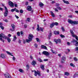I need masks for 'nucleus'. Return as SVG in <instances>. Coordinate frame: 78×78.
<instances>
[{
    "label": "nucleus",
    "mask_w": 78,
    "mask_h": 78,
    "mask_svg": "<svg viewBox=\"0 0 78 78\" xmlns=\"http://www.w3.org/2000/svg\"><path fill=\"white\" fill-rule=\"evenodd\" d=\"M35 73L34 75L35 76H37V75H38L39 76H41V73H40V72L39 71H37V72L36 71H34Z\"/></svg>",
    "instance_id": "6"
},
{
    "label": "nucleus",
    "mask_w": 78,
    "mask_h": 78,
    "mask_svg": "<svg viewBox=\"0 0 78 78\" xmlns=\"http://www.w3.org/2000/svg\"><path fill=\"white\" fill-rule=\"evenodd\" d=\"M54 34H59V32L58 31H54Z\"/></svg>",
    "instance_id": "18"
},
{
    "label": "nucleus",
    "mask_w": 78,
    "mask_h": 78,
    "mask_svg": "<svg viewBox=\"0 0 78 78\" xmlns=\"http://www.w3.org/2000/svg\"><path fill=\"white\" fill-rule=\"evenodd\" d=\"M19 70L20 72H21V73H23V71L22 69H19Z\"/></svg>",
    "instance_id": "30"
},
{
    "label": "nucleus",
    "mask_w": 78,
    "mask_h": 78,
    "mask_svg": "<svg viewBox=\"0 0 78 78\" xmlns=\"http://www.w3.org/2000/svg\"><path fill=\"white\" fill-rule=\"evenodd\" d=\"M55 6H57V7H58L59 6V4H56Z\"/></svg>",
    "instance_id": "54"
},
{
    "label": "nucleus",
    "mask_w": 78,
    "mask_h": 78,
    "mask_svg": "<svg viewBox=\"0 0 78 78\" xmlns=\"http://www.w3.org/2000/svg\"><path fill=\"white\" fill-rule=\"evenodd\" d=\"M67 44L68 45H69V46L70 45V43H69V42H67Z\"/></svg>",
    "instance_id": "55"
},
{
    "label": "nucleus",
    "mask_w": 78,
    "mask_h": 78,
    "mask_svg": "<svg viewBox=\"0 0 78 78\" xmlns=\"http://www.w3.org/2000/svg\"><path fill=\"white\" fill-rule=\"evenodd\" d=\"M28 21V22H30V18H28L27 19V20H26V21Z\"/></svg>",
    "instance_id": "38"
},
{
    "label": "nucleus",
    "mask_w": 78,
    "mask_h": 78,
    "mask_svg": "<svg viewBox=\"0 0 78 78\" xmlns=\"http://www.w3.org/2000/svg\"><path fill=\"white\" fill-rule=\"evenodd\" d=\"M77 41H78V40H75L74 39H73L72 40V41H71V42H72V43H75V42H77Z\"/></svg>",
    "instance_id": "21"
},
{
    "label": "nucleus",
    "mask_w": 78,
    "mask_h": 78,
    "mask_svg": "<svg viewBox=\"0 0 78 78\" xmlns=\"http://www.w3.org/2000/svg\"><path fill=\"white\" fill-rule=\"evenodd\" d=\"M39 5L41 7V8H42L44 6V4L42 2H40L39 3Z\"/></svg>",
    "instance_id": "13"
},
{
    "label": "nucleus",
    "mask_w": 78,
    "mask_h": 78,
    "mask_svg": "<svg viewBox=\"0 0 78 78\" xmlns=\"http://www.w3.org/2000/svg\"><path fill=\"white\" fill-rule=\"evenodd\" d=\"M48 61V59H44V60L43 61H45V62H46V61Z\"/></svg>",
    "instance_id": "46"
},
{
    "label": "nucleus",
    "mask_w": 78,
    "mask_h": 78,
    "mask_svg": "<svg viewBox=\"0 0 78 78\" xmlns=\"http://www.w3.org/2000/svg\"><path fill=\"white\" fill-rule=\"evenodd\" d=\"M20 13H21V14H22L23 12V11L22 9H21L20 10Z\"/></svg>",
    "instance_id": "43"
},
{
    "label": "nucleus",
    "mask_w": 78,
    "mask_h": 78,
    "mask_svg": "<svg viewBox=\"0 0 78 78\" xmlns=\"http://www.w3.org/2000/svg\"><path fill=\"white\" fill-rule=\"evenodd\" d=\"M75 12H76V14H78V11H75Z\"/></svg>",
    "instance_id": "64"
},
{
    "label": "nucleus",
    "mask_w": 78,
    "mask_h": 78,
    "mask_svg": "<svg viewBox=\"0 0 78 78\" xmlns=\"http://www.w3.org/2000/svg\"><path fill=\"white\" fill-rule=\"evenodd\" d=\"M61 29L62 30V31H63V32H64V31H65V29H64V27L62 26V27H61Z\"/></svg>",
    "instance_id": "31"
},
{
    "label": "nucleus",
    "mask_w": 78,
    "mask_h": 78,
    "mask_svg": "<svg viewBox=\"0 0 78 78\" xmlns=\"http://www.w3.org/2000/svg\"><path fill=\"white\" fill-rule=\"evenodd\" d=\"M20 34H21V36H23V32L22 31H21Z\"/></svg>",
    "instance_id": "52"
},
{
    "label": "nucleus",
    "mask_w": 78,
    "mask_h": 78,
    "mask_svg": "<svg viewBox=\"0 0 78 78\" xmlns=\"http://www.w3.org/2000/svg\"><path fill=\"white\" fill-rule=\"evenodd\" d=\"M63 1L64 3H66V4H69V2L67 1L64 0Z\"/></svg>",
    "instance_id": "26"
},
{
    "label": "nucleus",
    "mask_w": 78,
    "mask_h": 78,
    "mask_svg": "<svg viewBox=\"0 0 78 78\" xmlns=\"http://www.w3.org/2000/svg\"><path fill=\"white\" fill-rule=\"evenodd\" d=\"M66 57L65 56H63L61 60V62L62 63H65V60H66Z\"/></svg>",
    "instance_id": "5"
},
{
    "label": "nucleus",
    "mask_w": 78,
    "mask_h": 78,
    "mask_svg": "<svg viewBox=\"0 0 78 78\" xmlns=\"http://www.w3.org/2000/svg\"><path fill=\"white\" fill-rule=\"evenodd\" d=\"M0 28H1L2 30H4V27L2 26Z\"/></svg>",
    "instance_id": "50"
},
{
    "label": "nucleus",
    "mask_w": 78,
    "mask_h": 78,
    "mask_svg": "<svg viewBox=\"0 0 78 78\" xmlns=\"http://www.w3.org/2000/svg\"><path fill=\"white\" fill-rule=\"evenodd\" d=\"M37 31H39L40 30L39 29V25L37 24Z\"/></svg>",
    "instance_id": "24"
},
{
    "label": "nucleus",
    "mask_w": 78,
    "mask_h": 78,
    "mask_svg": "<svg viewBox=\"0 0 78 78\" xmlns=\"http://www.w3.org/2000/svg\"><path fill=\"white\" fill-rule=\"evenodd\" d=\"M15 16L16 17V19H19V17L17 16V15H15Z\"/></svg>",
    "instance_id": "61"
},
{
    "label": "nucleus",
    "mask_w": 78,
    "mask_h": 78,
    "mask_svg": "<svg viewBox=\"0 0 78 78\" xmlns=\"http://www.w3.org/2000/svg\"><path fill=\"white\" fill-rule=\"evenodd\" d=\"M68 21L69 23H70V24H73V21L71 20L68 19Z\"/></svg>",
    "instance_id": "11"
},
{
    "label": "nucleus",
    "mask_w": 78,
    "mask_h": 78,
    "mask_svg": "<svg viewBox=\"0 0 78 78\" xmlns=\"http://www.w3.org/2000/svg\"><path fill=\"white\" fill-rule=\"evenodd\" d=\"M36 39L37 40V42H40V41H41V40H40V39H39V38H36Z\"/></svg>",
    "instance_id": "34"
},
{
    "label": "nucleus",
    "mask_w": 78,
    "mask_h": 78,
    "mask_svg": "<svg viewBox=\"0 0 78 78\" xmlns=\"http://www.w3.org/2000/svg\"><path fill=\"white\" fill-rule=\"evenodd\" d=\"M25 5H28V2H26Z\"/></svg>",
    "instance_id": "57"
},
{
    "label": "nucleus",
    "mask_w": 78,
    "mask_h": 78,
    "mask_svg": "<svg viewBox=\"0 0 78 78\" xmlns=\"http://www.w3.org/2000/svg\"><path fill=\"white\" fill-rule=\"evenodd\" d=\"M4 8L5 10V12H8V9H7V8H6V6H4Z\"/></svg>",
    "instance_id": "32"
},
{
    "label": "nucleus",
    "mask_w": 78,
    "mask_h": 78,
    "mask_svg": "<svg viewBox=\"0 0 78 78\" xmlns=\"http://www.w3.org/2000/svg\"><path fill=\"white\" fill-rule=\"evenodd\" d=\"M0 57L3 59H5V55L3 54H1V55Z\"/></svg>",
    "instance_id": "12"
},
{
    "label": "nucleus",
    "mask_w": 78,
    "mask_h": 78,
    "mask_svg": "<svg viewBox=\"0 0 78 78\" xmlns=\"http://www.w3.org/2000/svg\"><path fill=\"white\" fill-rule=\"evenodd\" d=\"M41 48H44V49H45V50H47V47L44 45H41Z\"/></svg>",
    "instance_id": "14"
},
{
    "label": "nucleus",
    "mask_w": 78,
    "mask_h": 78,
    "mask_svg": "<svg viewBox=\"0 0 78 78\" xmlns=\"http://www.w3.org/2000/svg\"><path fill=\"white\" fill-rule=\"evenodd\" d=\"M73 24L74 25H77L78 24V21H73Z\"/></svg>",
    "instance_id": "20"
},
{
    "label": "nucleus",
    "mask_w": 78,
    "mask_h": 78,
    "mask_svg": "<svg viewBox=\"0 0 78 78\" xmlns=\"http://www.w3.org/2000/svg\"><path fill=\"white\" fill-rule=\"evenodd\" d=\"M51 15L52 16V17H55V14L53 13V12L52 11H51Z\"/></svg>",
    "instance_id": "25"
},
{
    "label": "nucleus",
    "mask_w": 78,
    "mask_h": 78,
    "mask_svg": "<svg viewBox=\"0 0 78 78\" xmlns=\"http://www.w3.org/2000/svg\"><path fill=\"white\" fill-rule=\"evenodd\" d=\"M55 42L56 43V44H58V42H59V43H61V39H58L57 40L55 39L54 40Z\"/></svg>",
    "instance_id": "8"
},
{
    "label": "nucleus",
    "mask_w": 78,
    "mask_h": 78,
    "mask_svg": "<svg viewBox=\"0 0 78 78\" xmlns=\"http://www.w3.org/2000/svg\"><path fill=\"white\" fill-rule=\"evenodd\" d=\"M54 25H58V23L57 22H55V23H54Z\"/></svg>",
    "instance_id": "49"
},
{
    "label": "nucleus",
    "mask_w": 78,
    "mask_h": 78,
    "mask_svg": "<svg viewBox=\"0 0 78 78\" xmlns=\"http://www.w3.org/2000/svg\"><path fill=\"white\" fill-rule=\"evenodd\" d=\"M68 17L72 19V18H73V16H72V15H69L68 16Z\"/></svg>",
    "instance_id": "37"
},
{
    "label": "nucleus",
    "mask_w": 78,
    "mask_h": 78,
    "mask_svg": "<svg viewBox=\"0 0 78 78\" xmlns=\"http://www.w3.org/2000/svg\"><path fill=\"white\" fill-rule=\"evenodd\" d=\"M15 11L16 12H19V11L17 9H16L15 10Z\"/></svg>",
    "instance_id": "44"
},
{
    "label": "nucleus",
    "mask_w": 78,
    "mask_h": 78,
    "mask_svg": "<svg viewBox=\"0 0 78 78\" xmlns=\"http://www.w3.org/2000/svg\"><path fill=\"white\" fill-rule=\"evenodd\" d=\"M75 46H78V42H76V44H75Z\"/></svg>",
    "instance_id": "53"
},
{
    "label": "nucleus",
    "mask_w": 78,
    "mask_h": 78,
    "mask_svg": "<svg viewBox=\"0 0 78 78\" xmlns=\"http://www.w3.org/2000/svg\"><path fill=\"white\" fill-rule=\"evenodd\" d=\"M8 36H9V37H11V35L9 34L8 35Z\"/></svg>",
    "instance_id": "60"
},
{
    "label": "nucleus",
    "mask_w": 78,
    "mask_h": 78,
    "mask_svg": "<svg viewBox=\"0 0 78 78\" xmlns=\"http://www.w3.org/2000/svg\"><path fill=\"white\" fill-rule=\"evenodd\" d=\"M32 64L33 66H34V65L36 64V62L34 60H33L32 63Z\"/></svg>",
    "instance_id": "16"
},
{
    "label": "nucleus",
    "mask_w": 78,
    "mask_h": 78,
    "mask_svg": "<svg viewBox=\"0 0 78 78\" xmlns=\"http://www.w3.org/2000/svg\"><path fill=\"white\" fill-rule=\"evenodd\" d=\"M52 35V34H51V33H49V35H48V39H50V37L51 36V35Z\"/></svg>",
    "instance_id": "17"
},
{
    "label": "nucleus",
    "mask_w": 78,
    "mask_h": 78,
    "mask_svg": "<svg viewBox=\"0 0 78 78\" xmlns=\"http://www.w3.org/2000/svg\"><path fill=\"white\" fill-rule=\"evenodd\" d=\"M60 37H62V38L65 37V36H64V35H63L62 34L60 35Z\"/></svg>",
    "instance_id": "47"
},
{
    "label": "nucleus",
    "mask_w": 78,
    "mask_h": 78,
    "mask_svg": "<svg viewBox=\"0 0 78 78\" xmlns=\"http://www.w3.org/2000/svg\"><path fill=\"white\" fill-rule=\"evenodd\" d=\"M34 45L35 48H37V44H35Z\"/></svg>",
    "instance_id": "48"
},
{
    "label": "nucleus",
    "mask_w": 78,
    "mask_h": 78,
    "mask_svg": "<svg viewBox=\"0 0 78 78\" xmlns=\"http://www.w3.org/2000/svg\"><path fill=\"white\" fill-rule=\"evenodd\" d=\"M26 67H27V70H28V69H29V68H30V65H27L26 66Z\"/></svg>",
    "instance_id": "36"
},
{
    "label": "nucleus",
    "mask_w": 78,
    "mask_h": 78,
    "mask_svg": "<svg viewBox=\"0 0 78 78\" xmlns=\"http://www.w3.org/2000/svg\"><path fill=\"white\" fill-rule=\"evenodd\" d=\"M32 8H31V6H28L27 7V9L29 11H31Z\"/></svg>",
    "instance_id": "10"
},
{
    "label": "nucleus",
    "mask_w": 78,
    "mask_h": 78,
    "mask_svg": "<svg viewBox=\"0 0 78 78\" xmlns=\"http://www.w3.org/2000/svg\"><path fill=\"white\" fill-rule=\"evenodd\" d=\"M34 37V36L31 34H30L29 35V36L28 37V39H26V42L29 43L30 42H31V41H32V40H33V38Z\"/></svg>",
    "instance_id": "2"
},
{
    "label": "nucleus",
    "mask_w": 78,
    "mask_h": 78,
    "mask_svg": "<svg viewBox=\"0 0 78 78\" xmlns=\"http://www.w3.org/2000/svg\"><path fill=\"white\" fill-rule=\"evenodd\" d=\"M30 58L31 59H33V58L32 55H30Z\"/></svg>",
    "instance_id": "62"
},
{
    "label": "nucleus",
    "mask_w": 78,
    "mask_h": 78,
    "mask_svg": "<svg viewBox=\"0 0 78 78\" xmlns=\"http://www.w3.org/2000/svg\"><path fill=\"white\" fill-rule=\"evenodd\" d=\"M17 35H18V36H20V32H17Z\"/></svg>",
    "instance_id": "45"
},
{
    "label": "nucleus",
    "mask_w": 78,
    "mask_h": 78,
    "mask_svg": "<svg viewBox=\"0 0 78 78\" xmlns=\"http://www.w3.org/2000/svg\"><path fill=\"white\" fill-rule=\"evenodd\" d=\"M2 38L5 39H7L8 42L9 43L11 42V39L9 38H8L7 37L5 36V35L3 34H0V40L3 42H5V41L4 40H3Z\"/></svg>",
    "instance_id": "1"
},
{
    "label": "nucleus",
    "mask_w": 78,
    "mask_h": 78,
    "mask_svg": "<svg viewBox=\"0 0 78 78\" xmlns=\"http://www.w3.org/2000/svg\"><path fill=\"white\" fill-rule=\"evenodd\" d=\"M77 76V75L75 74L74 76V78H75V77H76Z\"/></svg>",
    "instance_id": "63"
},
{
    "label": "nucleus",
    "mask_w": 78,
    "mask_h": 78,
    "mask_svg": "<svg viewBox=\"0 0 78 78\" xmlns=\"http://www.w3.org/2000/svg\"><path fill=\"white\" fill-rule=\"evenodd\" d=\"M42 53L43 55H45L46 56H48L50 55V53L45 51H43Z\"/></svg>",
    "instance_id": "4"
},
{
    "label": "nucleus",
    "mask_w": 78,
    "mask_h": 78,
    "mask_svg": "<svg viewBox=\"0 0 78 78\" xmlns=\"http://www.w3.org/2000/svg\"><path fill=\"white\" fill-rule=\"evenodd\" d=\"M74 60L75 61H78V59H77V58H76L74 57Z\"/></svg>",
    "instance_id": "40"
},
{
    "label": "nucleus",
    "mask_w": 78,
    "mask_h": 78,
    "mask_svg": "<svg viewBox=\"0 0 78 78\" xmlns=\"http://www.w3.org/2000/svg\"><path fill=\"white\" fill-rule=\"evenodd\" d=\"M6 52L7 53V54H8V55H11V56H13V55H11V54L10 52H9V51H7Z\"/></svg>",
    "instance_id": "27"
},
{
    "label": "nucleus",
    "mask_w": 78,
    "mask_h": 78,
    "mask_svg": "<svg viewBox=\"0 0 78 78\" xmlns=\"http://www.w3.org/2000/svg\"><path fill=\"white\" fill-rule=\"evenodd\" d=\"M76 51H78V47H76Z\"/></svg>",
    "instance_id": "59"
},
{
    "label": "nucleus",
    "mask_w": 78,
    "mask_h": 78,
    "mask_svg": "<svg viewBox=\"0 0 78 78\" xmlns=\"http://www.w3.org/2000/svg\"><path fill=\"white\" fill-rule=\"evenodd\" d=\"M12 60L13 61H15V60H16V58H15L14 56L12 58Z\"/></svg>",
    "instance_id": "56"
},
{
    "label": "nucleus",
    "mask_w": 78,
    "mask_h": 78,
    "mask_svg": "<svg viewBox=\"0 0 78 78\" xmlns=\"http://www.w3.org/2000/svg\"><path fill=\"white\" fill-rule=\"evenodd\" d=\"M41 68L42 70H44V65H41Z\"/></svg>",
    "instance_id": "22"
},
{
    "label": "nucleus",
    "mask_w": 78,
    "mask_h": 78,
    "mask_svg": "<svg viewBox=\"0 0 78 78\" xmlns=\"http://www.w3.org/2000/svg\"><path fill=\"white\" fill-rule=\"evenodd\" d=\"M65 75H66V76H69V75H70V74L69 73L67 72H65Z\"/></svg>",
    "instance_id": "23"
},
{
    "label": "nucleus",
    "mask_w": 78,
    "mask_h": 78,
    "mask_svg": "<svg viewBox=\"0 0 78 78\" xmlns=\"http://www.w3.org/2000/svg\"><path fill=\"white\" fill-rule=\"evenodd\" d=\"M38 61H39L40 62H42V60L40 58H38Z\"/></svg>",
    "instance_id": "35"
},
{
    "label": "nucleus",
    "mask_w": 78,
    "mask_h": 78,
    "mask_svg": "<svg viewBox=\"0 0 78 78\" xmlns=\"http://www.w3.org/2000/svg\"><path fill=\"white\" fill-rule=\"evenodd\" d=\"M9 5L11 7H14V3L11 1H10L9 2Z\"/></svg>",
    "instance_id": "9"
},
{
    "label": "nucleus",
    "mask_w": 78,
    "mask_h": 78,
    "mask_svg": "<svg viewBox=\"0 0 78 78\" xmlns=\"http://www.w3.org/2000/svg\"><path fill=\"white\" fill-rule=\"evenodd\" d=\"M17 39V37L16 36L14 35V37H13V41H15Z\"/></svg>",
    "instance_id": "29"
},
{
    "label": "nucleus",
    "mask_w": 78,
    "mask_h": 78,
    "mask_svg": "<svg viewBox=\"0 0 78 78\" xmlns=\"http://www.w3.org/2000/svg\"><path fill=\"white\" fill-rule=\"evenodd\" d=\"M16 8H15L14 9H12L11 10V12H14V11H15V10L16 9Z\"/></svg>",
    "instance_id": "42"
},
{
    "label": "nucleus",
    "mask_w": 78,
    "mask_h": 78,
    "mask_svg": "<svg viewBox=\"0 0 78 78\" xmlns=\"http://www.w3.org/2000/svg\"><path fill=\"white\" fill-rule=\"evenodd\" d=\"M43 30H44V28H42V27H40V30H41V31H42V32H43Z\"/></svg>",
    "instance_id": "41"
},
{
    "label": "nucleus",
    "mask_w": 78,
    "mask_h": 78,
    "mask_svg": "<svg viewBox=\"0 0 78 78\" xmlns=\"http://www.w3.org/2000/svg\"><path fill=\"white\" fill-rule=\"evenodd\" d=\"M57 8L58 9H59V10H61L62 9L59 6L57 7Z\"/></svg>",
    "instance_id": "39"
},
{
    "label": "nucleus",
    "mask_w": 78,
    "mask_h": 78,
    "mask_svg": "<svg viewBox=\"0 0 78 78\" xmlns=\"http://www.w3.org/2000/svg\"><path fill=\"white\" fill-rule=\"evenodd\" d=\"M54 25H55V24L54 23H52L50 24V27H51V28H52L53 27H54Z\"/></svg>",
    "instance_id": "19"
},
{
    "label": "nucleus",
    "mask_w": 78,
    "mask_h": 78,
    "mask_svg": "<svg viewBox=\"0 0 78 78\" xmlns=\"http://www.w3.org/2000/svg\"><path fill=\"white\" fill-rule=\"evenodd\" d=\"M11 26L13 29V31H14V28H15V25H14V24H12Z\"/></svg>",
    "instance_id": "28"
},
{
    "label": "nucleus",
    "mask_w": 78,
    "mask_h": 78,
    "mask_svg": "<svg viewBox=\"0 0 78 78\" xmlns=\"http://www.w3.org/2000/svg\"><path fill=\"white\" fill-rule=\"evenodd\" d=\"M70 66H72V67H75V65L74 64H73L72 63H71L70 64Z\"/></svg>",
    "instance_id": "33"
},
{
    "label": "nucleus",
    "mask_w": 78,
    "mask_h": 78,
    "mask_svg": "<svg viewBox=\"0 0 78 78\" xmlns=\"http://www.w3.org/2000/svg\"><path fill=\"white\" fill-rule=\"evenodd\" d=\"M59 67L60 68H62L63 67V66H62L61 65H59Z\"/></svg>",
    "instance_id": "58"
},
{
    "label": "nucleus",
    "mask_w": 78,
    "mask_h": 78,
    "mask_svg": "<svg viewBox=\"0 0 78 78\" xmlns=\"http://www.w3.org/2000/svg\"><path fill=\"white\" fill-rule=\"evenodd\" d=\"M8 14V12L6 11L5 12L4 16L5 17H7Z\"/></svg>",
    "instance_id": "15"
},
{
    "label": "nucleus",
    "mask_w": 78,
    "mask_h": 78,
    "mask_svg": "<svg viewBox=\"0 0 78 78\" xmlns=\"http://www.w3.org/2000/svg\"><path fill=\"white\" fill-rule=\"evenodd\" d=\"M6 78H12L11 76L9 74V73H7L4 74Z\"/></svg>",
    "instance_id": "7"
},
{
    "label": "nucleus",
    "mask_w": 78,
    "mask_h": 78,
    "mask_svg": "<svg viewBox=\"0 0 78 78\" xmlns=\"http://www.w3.org/2000/svg\"><path fill=\"white\" fill-rule=\"evenodd\" d=\"M55 11H56V12H58V10L56 8L55 9Z\"/></svg>",
    "instance_id": "51"
},
{
    "label": "nucleus",
    "mask_w": 78,
    "mask_h": 78,
    "mask_svg": "<svg viewBox=\"0 0 78 78\" xmlns=\"http://www.w3.org/2000/svg\"><path fill=\"white\" fill-rule=\"evenodd\" d=\"M70 32L71 33V35L72 36V37H76V39L77 40V41H78V36H76V35L74 34V32H73V30H70Z\"/></svg>",
    "instance_id": "3"
}]
</instances>
